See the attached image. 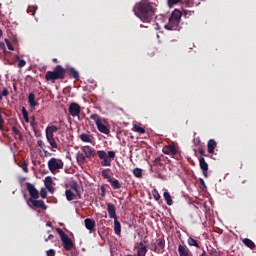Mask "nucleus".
Returning a JSON list of instances; mask_svg holds the SVG:
<instances>
[{
  "label": "nucleus",
  "mask_w": 256,
  "mask_h": 256,
  "mask_svg": "<svg viewBox=\"0 0 256 256\" xmlns=\"http://www.w3.org/2000/svg\"><path fill=\"white\" fill-rule=\"evenodd\" d=\"M59 139H61V138L57 137V140H58V141H59Z\"/></svg>",
  "instance_id": "obj_64"
},
{
  "label": "nucleus",
  "mask_w": 256,
  "mask_h": 256,
  "mask_svg": "<svg viewBox=\"0 0 256 256\" xmlns=\"http://www.w3.org/2000/svg\"><path fill=\"white\" fill-rule=\"evenodd\" d=\"M177 3H189V0H168L169 7H173V5H177Z\"/></svg>",
  "instance_id": "obj_36"
},
{
  "label": "nucleus",
  "mask_w": 256,
  "mask_h": 256,
  "mask_svg": "<svg viewBox=\"0 0 256 256\" xmlns=\"http://www.w3.org/2000/svg\"><path fill=\"white\" fill-rule=\"evenodd\" d=\"M70 237H75V236H73V233H70Z\"/></svg>",
  "instance_id": "obj_63"
},
{
  "label": "nucleus",
  "mask_w": 256,
  "mask_h": 256,
  "mask_svg": "<svg viewBox=\"0 0 256 256\" xmlns=\"http://www.w3.org/2000/svg\"><path fill=\"white\" fill-rule=\"evenodd\" d=\"M200 183L201 185H205V180H203V178H200Z\"/></svg>",
  "instance_id": "obj_55"
},
{
  "label": "nucleus",
  "mask_w": 256,
  "mask_h": 256,
  "mask_svg": "<svg viewBox=\"0 0 256 256\" xmlns=\"http://www.w3.org/2000/svg\"><path fill=\"white\" fill-rule=\"evenodd\" d=\"M65 196H66L67 201H74V199H75V194L73 192H71V190H66Z\"/></svg>",
  "instance_id": "obj_33"
},
{
  "label": "nucleus",
  "mask_w": 256,
  "mask_h": 256,
  "mask_svg": "<svg viewBox=\"0 0 256 256\" xmlns=\"http://www.w3.org/2000/svg\"><path fill=\"white\" fill-rule=\"evenodd\" d=\"M150 250L158 254L165 253V239H157L154 244H151Z\"/></svg>",
  "instance_id": "obj_6"
},
{
  "label": "nucleus",
  "mask_w": 256,
  "mask_h": 256,
  "mask_svg": "<svg viewBox=\"0 0 256 256\" xmlns=\"http://www.w3.org/2000/svg\"><path fill=\"white\" fill-rule=\"evenodd\" d=\"M43 153H44V157H51V155H52L51 152H49L45 149H43Z\"/></svg>",
  "instance_id": "obj_49"
},
{
  "label": "nucleus",
  "mask_w": 256,
  "mask_h": 256,
  "mask_svg": "<svg viewBox=\"0 0 256 256\" xmlns=\"http://www.w3.org/2000/svg\"><path fill=\"white\" fill-rule=\"evenodd\" d=\"M29 201L36 209H43V211H47V205H45V202L43 200L30 198Z\"/></svg>",
  "instance_id": "obj_13"
},
{
  "label": "nucleus",
  "mask_w": 256,
  "mask_h": 256,
  "mask_svg": "<svg viewBox=\"0 0 256 256\" xmlns=\"http://www.w3.org/2000/svg\"><path fill=\"white\" fill-rule=\"evenodd\" d=\"M66 73L76 81L79 79V72L73 67H66Z\"/></svg>",
  "instance_id": "obj_18"
},
{
  "label": "nucleus",
  "mask_w": 256,
  "mask_h": 256,
  "mask_svg": "<svg viewBox=\"0 0 256 256\" xmlns=\"http://www.w3.org/2000/svg\"><path fill=\"white\" fill-rule=\"evenodd\" d=\"M40 197H41L42 199H47V188H42V189L40 190Z\"/></svg>",
  "instance_id": "obj_41"
},
{
  "label": "nucleus",
  "mask_w": 256,
  "mask_h": 256,
  "mask_svg": "<svg viewBox=\"0 0 256 256\" xmlns=\"http://www.w3.org/2000/svg\"><path fill=\"white\" fill-rule=\"evenodd\" d=\"M133 175H134V177L141 179V177H143V170L141 168H135L133 170Z\"/></svg>",
  "instance_id": "obj_35"
},
{
  "label": "nucleus",
  "mask_w": 256,
  "mask_h": 256,
  "mask_svg": "<svg viewBox=\"0 0 256 256\" xmlns=\"http://www.w3.org/2000/svg\"><path fill=\"white\" fill-rule=\"evenodd\" d=\"M187 243L190 247H196L197 249H199L201 246H199V241H197L195 238L193 237H188L187 239Z\"/></svg>",
  "instance_id": "obj_29"
},
{
  "label": "nucleus",
  "mask_w": 256,
  "mask_h": 256,
  "mask_svg": "<svg viewBox=\"0 0 256 256\" xmlns=\"http://www.w3.org/2000/svg\"><path fill=\"white\" fill-rule=\"evenodd\" d=\"M52 226V223L51 222H47L46 223V227H51Z\"/></svg>",
  "instance_id": "obj_57"
},
{
  "label": "nucleus",
  "mask_w": 256,
  "mask_h": 256,
  "mask_svg": "<svg viewBox=\"0 0 256 256\" xmlns=\"http://www.w3.org/2000/svg\"><path fill=\"white\" fill-rule=\"evenodd\" d=\"M18 137L20 141H23V134L21 132H20V135H18Z\"/></svg>",
  "instance_id": "obj_54"
},
{
  "label": "nucleus",
  "mask_w": 256,
  "mask_h": 256,
  "mask_svg": "<svg viewBox=\"0 0 256 256\" xmlns=\"http://www.w3.org/2000/svg\"><path fill=\"white\" fill-rule=\"evenodd\" d=\"M178 254L179 256H192L191 250L185 244L178 245Z\"/></svg>",
  "instance_id": "obj_15"
},
{
  "label": "nucleus",
  "mask_w": 256,
  "mask_h": 256,
  "mask_svg": "<svg viewBox=\"0 0 256 256\" xmlns=\"http://www.w3.org/2000/svg\"><path fill=\"white\" fill-rule=\"evenodd\" d=\"M198 152H199V154L201 155V157H205L206 155H205V150H203L202 148H199L198 149Z\"/></svg>",
  "instance_id": "obj_50"
},
{
  "label": "nucleus",
  "mask_w": 256,
  "mask_h": 256,
  "mask_svg": "<svg viewBox=\"0 0 256 256\" xmlns=\"http://www.w3.org/2000/svg\"><path fill=\"white\" fill-rule=\"evenodd\" d=\"M37 10V8H35L34 10H33V14L32 15H35V11Z\"/></svg>",
  "instance_id": "obj_61"
},
{
  "label": "nucleus",
  "mask_w": 256,
  "mask_h": 256,
  "mask_svg": "<svg viewBox=\"0 0 256 256\" xmlns=\"http://www.w3.org/2000/svg\"><path fill=\"white\" fill-rule=\"evenodd\" d=\"M90 119H92V121H95L96 125H98L99 123H101V121H103L101 116H99L98 114H91Z\"/></svg>",
  "instance_id": "obj_32"
},
{
  "label": "nucleus",
  "mask_w": 256,
  "mask_h": 256,
  "mask_svg": "<svg viewBox=\"0 0 256 256\" xmlns=\"http://www.w3.org/2000/svg\"><path fill=\"white\" fill-rule=\"evenodd\" d=\"M26 187L31 199H39V190L35 188V185L28 182L26 183Z\"/></svg>",
  "instance_id": "obj_10"
},
{
  "label": "nucleus",
  "mask_w": 256,
  "mask_h": 256,
  "mask_svg": "<svg viewBox=\"0 0 256 256\" xmlns=\"http://www.w3.org/2000/svg\"><path fill=\"white\" fill-rule=\"evenodd\" d=\"M22 115L26 123H29V112L25 107H22Z\"/></svg>",
  "instance_id": "obj_38"
},
{
  "label": "nucleus",
  "mask_w": 256,
  "mask_h": 256,
  "mask_svg": "<svg viewBox=\"0 0 256 256\" xmlns=\"http://www.w3.org/2000/svg\"><path fill=\"white\" fill-rule=\"evenodd\" d=\"M114 232L115 235H121V222L118 219H114Z\"/></svg>",
  "instance_id": "obj_30"
},
{
  "label": "nucleus",
  "mask_w": 256,
  "mask_h": 256,
  "mask_svg": "<svg viewBox=\"0 0 256 256\" xmlns=\"http://www.w3.org/2000/svg\"><path fill=\"white\" fill-rule=\"evenodd\" d=\"M56 231L61 237L62 246L65 247V232L61 228H57Z\"/></svg>",
  "instance_id": "obj_34"
},
{
  "label": "nucleus",
  "mask_w": 256,
  "mask_h": 256,
  "mask_svg": "<svg viewBox=\"0 0 256 256\" xmlns=\"http://www.w3.org/2000/svg\"><path fill=\"white\" fill-rule=\"evenodd\" d=\"M134 131L136 133H140V135H144L145 133V128L139 126V125H134Z\"/></svg>",
  "instance_id": "obj_39"
},
{
  "label": "nucleus",
  "mask_w": 256,
  "mask_h": 256,
  "mask_svg": "<svg viewBox=\"0 0 256 256\" xmlns=\"http://www.w3.org/2000/svg\"><path fill=\"white\" fill-rule=\"evenodd\" d=\"M207 149L210 155H213V153H215V149H217V142L215 141V139H210L208 141Z\"/></svg>",
  "instance_id": "obj_17"
},
{
  "label": "nucleus",
  "mask_w": 256,
  "mask_h": 256,
  "mask_svg": "<svg viewBox=\"0 0 256 256\" xmlns=\"http://www.w3.org/2000/svg\"><path fill=\"white\" fill-rule=\"evenodd\" d=\"M107 211L110 219H119V216H117V210L113 203H107Z\"/></svg>",
  "instance_id": "obj_16"
},
{
  "label": "nucleus",
  "mask_w": 256,
  "mask_h": 256,
  "mask_svg": "<svg viewBox=\"0 0 256 256\" xmlns=\"http://www.w3.org/2000/svg\"><path fill=\"white\" fill-rule=\"evenodd\" d=\"M179 20H174L173 18H169L168 24L165 25V29L168 31H177L179 28Z\"/></svg>",
  "instance_id": "obj_12"
},
{
  "label": "nucleus",
  "mask_w": 256,
  "mask_h": 256,
  "mask_svg": "<svg viewBox=\"0 0 256 256\" xmlns=\"http://www.w3.org/2000/svg\"><path fill=\"white\" fill-rule=\"evenodd\" d=\"M194 142H195V145H197L199 143V140H194Z\"/></svg>",
  "instance_id": "obj_60"
},
{
  "label": "nucleus",
  "mask_w": 256,
  "mask_h": 256,
  "mask_svg": "<svg viewBox=\"0 0 256 256\" xmlns=\"http://www.w3.org/2000/svg\"><path fill=\"white\" fill-rule=\"evenodd\" d=\"M61 129V124L55 123V125L48 126L46 128V139L50 143L52 149H57V142H55V133L57 130Z\"/></svg>",
  "instance_id": "obj_4"
},
{
  "label": "nucleus",
  "mask_w": 256,
  "mask_h": 256,
  "mask_svg": "<svg viewBox=\"0 0 256 256\" xmlns=\"http://www.w3.org/2000/svg\"><path fill=\"white\" fill-rule=\"evenodd\" d=\"M134 249L137 251L136 256H146L148 251L147 242L145 240L137 242L134 246Z\"/></svg>",
  "instance_id": "obj_7"
},
{
  "label": "nucleus",
  "mask_w": 256,
  "mask_h": 256,
  "mask_svg": "<svg viewBox=\"0 0 256 256\" xmlns=\"http://www.w3.org/2000/svg\"><path fill=\"white\" fill-rule=\"evenodd\" d=\"M69 135H70V137H68L67 139H71V137H73V136L71 135V131H69Z\"/></svg>",
  "instance_id": "obj_59"
},
{
  "label": "nucleus",
  "mask_w": 256,
  "mask_h": 256,
  "mask_svg": "<svg viewBox=\"0 0 256 256\" xmlns=\"http://www.w3.org/2000/svg\"><path fill=\"white\" fill-rule=\"evenodd\" d=\"M27 65V62L25 60H19L18 67L23 68Z\"/></svg>",
  "instance_id": "obj_44"
},
{
  "label": "nucleus",
  "mask_w": 256,
  "mask_h": 256,
  "mask_svg": "<svg viewBox=\"0 0 256 256\" xmlns=\"http://www.w3.org/2000/svg\"><path fill=\"white\" fill-rule=\"evenodd\" d=\"M162 153H164V155H171V157H175V155H177V147L173 144L166 145L163 147Z\"/></svg>",
  "instance_id": "obj_11"
},
{
  "label": "nucleus",
  "mask_w": 256,
  "mask_h": 256,
  "mask_svg": "<svg viewBox=\"0 0 256 256\" xmlns=\"http://www.w3.org/2000/svg\"><path fill=\"white\" fill-rule=\"evenodd\" d=\"M109 171H110V169H104V170H102V177H103V179H107V181H108V183H109V181H111V175H109Z\"/></svg>",
  "instance_id": "obj_37"
},
{
  "label": "nucleus",
  "mask_w": 256,
  "mask_h": 256,
  "mask_svg": "<svg viewBox=\"0 0 256 256\" xmlns=\"http://www.w3.org/2000/svg\"><path fill=\"white\" fill-rule=\"evenodd\" d=\"M152 195L155 201H159L161 199V194H159V191H157V189L152 190Z\"/></svg>",
  "instance_id": "obj_40"
},
{
  "label": "nucleus",
  "mask_w": 256,
  "mask_h": 256,
  "mask_svg": "<svg viewBox=\"0 0 256 256\" xmlns=\"http://www.w3.org/2000/svg\"><path fill=\"white\" fill-rule=\"evenodd\" d=\"M75 247V242L69 236H65V251H71Z\"/></svg>",
  "instance_id": "obj_23"
},
{
  "label": "nucleus",
  "mask_w": 256,
  "mask_h": 256,
  "mask_svg": "<svg viewBox=\"0 0 256 256\" xmlns=\"http://www.w3.org/2000/svg\"><path fill=\"white\" fill-rule=\"evenodd\" d=\"M81 151L82 152H78L76 154L78 165H85V163H87V159L95 157V149L91 148V146H82Z\"/></svg>",
  "instance_id": "obj_2"
},
{
  "label": "nucleus",
  "mask_w": 256,
  "mask_h": 256,
  "mask_svg": "<svg viewBox=\"0 0 256 256\" xmlns=\"http://www.w3.org/2000/svg\"><path fill=\"white\" fill-rule=\"evenodd\" d=\"M44 185L46 189L49 191V193H53V178L51 176H47L44 180Z\"/></svg>",
  "instance_id": "obj_19"
},
{
  "label": "nucleus",
  "mask_w": 256,
  "mask_h": 256,
  "mask_svg": "<svg viewBox=\"0 0 256 256\" xmlns=\"http://www.w3.org/2000/svg\"><path fill=\"white\" fill-rule=\"evenodd\" d=\"M163 197L166 201V205H168L169 207H171V205H173V198L171 197V194L167 191H165L163 193Z\"/></svg>",
  "instance_id": "obj_27"
},
{
  "label": "nucleus",
  "mask_w": 256,
  "mask_h": 256,
  "mask_svg": "<svg viewBox=\"0 0 256 256\" xmlns=\"http://www.w3.org/2000/svg\"><path fill=\"white\" fill-rule=\"evenodd\" d=\"M101 190L103 191V193H105V188L104 187H102Z\"/></svg>",
  "instance_id": "obj_62"
},
{
  "label": "nucleus",
  "mask_w": 256,
  "mask_h": 256,
  "mask_svg": "<svg viewBox=\"0 0 256 256\" xmlns=\"http://www.w3.org/2000/svg\"><path fill=\"white\" fill-rule=\"evenodd\" d=\"M0 37H3V30L0 29Z\"/></svg>",
  "instance_id": "obj_58"
},
{
  "label": "nucleus",
  "mask_w": 256,
  "mask_h": 256,
  "mask_svg": "<svg viewBox=\"0 0 256 256\" xmlns=\"http://www.w3.org/2000/svg\"><path fill=\"white\" fill-rule=\"evenodd\" d=\"M37 145H38V147H40V149H42V151H43V149H45L44 147H45V144H43V140H38L37 141Z\"/></svg>",
  "instance_id": "obj_47"
},
{
  "label": "nucleus",
  "mask_w": 256,
  "mask_h": 256,
  "mask_svg": "<svg viewBox=\"0 0 256 256\" xmlns=\"http://www.w3.org/2000/svg\"><path fill=\"white\" fill-rule=\"evenodd\" d=\"M65 76V69L61 67V65H58L54 68V71H48L45 74L46 81H52L55 82L57 79H63Z\"/></svg>",
  "instance_id": "obj_5"
},
{
  "label": "nucleus",
  "mask_w": 256,
  "mask_h": 256,
  "mask_svg": "<svg viewBox=\"0 0 256 256\" xmlns=\"http://www.w3.org/2000/svg\"><path fill=\"white\" fill-rule=\"evenodd\" d=\"M12 131L15 133V135H21V131L15 126L12 127Z\"/></svg>",
  "instance_id": "obj_46"
},
{
  "label": "nucleus",
  "mask_w": 256,
  "mask_h": 256,
  "mask_svg": "<svg viewBox=\"0 0 256 256\" xmlns=\"http://www.w3.org/2000/svg\"><path fill=\"white\" fill-rule=\"evenodd\" d=\"M209 254H210V256H219V252L215 248H211L209 250Z\"/></svg>",
  "instance_id": "obj_43"
},
{
  "label": "nucleus",
  "mask_w": 256,
  "mask_h": 256,
  "mask_svg": "<svg viewBox=\"0 0 256 256\" xmlns=\"http://www.w3.org/2000/svg\"><path fill=\"white\" fill-rule=\"evenodd\" d=\"M22 170L24 171V173H29V168H28V164L27 163H23L22 164Z\"/></svg>",
  "instance_id": "obj_45"
},
{
  "label": "nucleus",
  "mask_w": 256,
  "mask_h": 256,
  "mask_svg": "<svg viewBox=\"0 0 256 256\" xmlns=\"http://www.w3.org/2000/svg\"><path fill=\"white\" fill-rule=\"evenodd\" d=\"M3 123H5V121L3 120V116L0 115V131L3 129Z\"/></svg>",
  "instance_id": "obj_51"
},
{
  "label": "nucleus",
  "mask_w": 256,
  "mask_h": 256,
  "mask_svg": "<svg viewBox=\"0 0 256 256\" xmlns=\"http://www.w3.org/2000/svg\"><path fill=\"white\" fill-rule=\"evenodd\" d=\"M97 155L101 160L102 167H111L112 161L117 157L116 152L113 150L108 152H105V150H98Z\"/></svg>",
  "instance_id": "obj_3"
},
{
  "label": "nucleus",
  "mask_w": 256,
  "mask_h": 256,
  "mask_svg": "<svg viewBox=\"0 0 256 256\" xmlns=\"http://www.w3.org/2000/svg\"><path fill=\"white\" fill-rule=\"evenodd\" d=\"M68 111L72 117H78L79 119V115H81V106L78 103L73 102L69 105Z\"/></svg>",
  "instance_id": "obj_9"
},
{
  "label": "nucleus",
  "mask_w": 256,
  "mask_h": 256,
  "mask_svg": "<svg viewBox=\"0 0 256 256\" xmlns=\"http://www.w3.org/2000/svg\"><path fill=\"white\" fill-rule=\"evenodd\" d=\"M84 224L86 229H88V231H93V229H95V221L91 218H86L84 220Z\"/></svg>",
  "instance_id": "obj_24"
},
{
  "label": "nucleus",
  "mask_w": 256,
  "mask_h": 256,
  "mask_svg": "<svg viewBox=\"0 0 256 256\" xmlns=\"http://www.w3.org/2000/svg\"><path fill=\"white\" fill-rule=\"evenodd\" d=\"M47 256H55V251L53 249H50L46 252Z\"/></svg>",
  "instance_id": "obj_48"
},
{
  "label": "nucleus",
  "mask_w": 256,
  "mask_h": 256,
  "mask_svg": "<svg viewBox=\"0 0 256 256\" xmlns=\"http://www.w3.org/2000/svg\"><path fill=\"white\" fill-rule=\"evenodd\" d=\"M112 189H121V182H119V180L115 179V178H112L111 180H109V182Z\"/></svg>",
  "instance_id": "obj_26"
},
{
  "label": "nucleus",
  "mask_w": 256,
  "mask_h": 256,
  "mask_svg": "<svg viewBox=\"0 0 256 256\" xmlns=\"http://www.w3.org/2000/svg\"><path fill=\"white\" fill-rule=\"evenodd\" d=\"M48 168L51 173H55L58 169H63V161L57 160V158H51L48 161Z\"/></svg>",
  "instance_id": "obj_8"
},
{
  "label": "nucleus",
  "mask_w": 256,
  "mask_h": 256,
  "mask_svg": "<svg viewBox=\"0 0 256 256\" xmlns=\"http://www.w3.org/2000/svg\"><path fill=\"white\" fill-rule=\"evenodd\" d=\"M182 13H181V11H179V10H174L173 12H172V14H171V16H170V19H174V20H176V21H179V22H181V17H182Z\"/></svg>",
  "instance_id": "obj_28"
},
{
  "label": "nucleus",
  "mask_w": 256,
  "mask_h": 256,
  "mask_svg": "<svg viewBox=\"0 0 256 256\" xmlns=\"http://www.w3.org/2000/svg\"><path fill=\"white\" fill-rule=\"evenodd\" d=\"M133 13L142 23H151L155 16V8L151 2L140 1L134 5Z\"/></svg>",
  "instance_id": "obj_1"
},
{
  "label": "nucleus",
  "mask_w": 256,
  "mask_h": 256,
  "mask_svg": "<svg viewBox=\"0 0 256 256\" xmlns=\"http://www.w3.org/2000/svg\"><path fill=\"white\" fill-rule=\"evenodd\" d=\"M80 140L83 143H93V136L89 135L87 133H82V134H80Z\"/></svg>",
  "instance_id": "obj_25"
},
{
  "label": "nucleus",
  "mask_w": 256,
  "mask_h": 256,
  "mask_svg": "<svg viewBox=\"0 0 256 256\" xmlns=\"http://www.w3.org/2000/svg\"><path fill=\"white\" fill-rule=\"evenodd\" d=\"M0 49L5 50V43H3V42H1V41H0Z\"/></svg>",
  "instance_id": "obj_53"
},
{
  "label": "nucleus",
  "mask_w": 256,
  "mask_h": 256,
  "mask_svg": "<svg viewBox=\"0 0 256 256\" xmlns=\"http://www.w3.org/2000/svg\"><path fill=\"white\" fill-rule=\"evenodd\" d=\"M69 186L71 187V189H73V191H75L78 199H81V187H79V184H77V182L75 181H71L69 183Z\"/></svg>",
  "instance_id": "obj_20"
},
{
  "label": "nucleus",
  "mask_w": 256,
  "mask_h": 256,
  "mask_svg": "<svg viewBox=\"0 0 256 256\" xmlns=\"http://www.w3.org/2000/svg\"><path fill=\"white\" fill-rule=\"evenodd\" d=\"M242 242L244 243V245L246 247H248L249 249H255V242H253V240L249 239V238H244L242 240Z\"/></svg>",
  "instance_id": "obj_31"
},
{
  "label": "nucleus",
  "mask_w": 256,
  "mask_h": 256,
  "mask_svg": "<svg viewBox=\"0 0 256 256\" xmlns=\"http://www.w3.org/2000/svg\"><path fill=\"white\" fill-rule=\"evenodd\" d=\"M28 103H29L31 109H35V107H37V105H39V102H37V100H35V94L33 92H31L28 95Z\"/></svg>",
  "instance_id": "obj_21"
},
{
  "label": "nucleus",
  "mask_w": 256,
  "mask_h": 256,
  "mask_svg": "<svg viewBox=\"0 0 256 256\" xmlns=\"http://www.w3.org/2000/svg\"><path fill=\"white\" fill-rule=\"evenodd\" d=\"M5 43H6L8 49H9L10 51H13V50H14L13 44L11 43V40H10V39H7V38H6V39H5Z\"/></svg>",
  "instance_id": "obj_42"
},
{
  "label": "nucleus",
  "mask_w": 256,
  "mask_h": 256,
  "mask_svg": "<svg viewBox=\"0 0 256 256\" xmlns=\"http://www.w3.org/2000/svg\"><path fill=\"white\" fill-rule=\"evenodd\" d=\"M53 237V235H49L46 239H45V241L47 242V241H49V239H51Z\"/></svg>",
  "instance_id": "obj_56"
},
{
  "label": "nucleus",
  "mask_w": 256,
  "mask_h": 256,
  "mask_svg": "<svg viewBox=\"0 0 256 256\" xmlns=\"http://www.w3.org/2000/svg\"><path fill=\"white\" fill-rule=\"evenodd\" d=\"M96 126L98 131H100V133H104V135H109V133H111V130H109L107 126L103 124V120L99 122Z\"/></svg>",
  "instance_id": "obj_22"
},
{
  "label": "nucleus",
  "mask_w": 256,
  "mask_h": 256,
  "mask_svg": "<svg viewBox=\"0 0 256 256\" xmlns=\"http://www.w3.org/2000/svg\"><path fill=\"white\" fill-rule=\"evenodd\" d=\"M199 165L204 177H208L209 164H207L204 157L199 158Z\"/></svg>",
  "instance_id": "obj_14"
},
{
  "label": "nucleus",
  "mask_w": 256,
  "mask_h": 256,
  "mask_svg": "<svg viewBox=\"0 0 256 256\" xmlns=\"http://www.w3.org/2000/svg\"><path fill=\"white\" fill-rule=\"evenodd\" d=\"M154 163H156V164H159V163H161V158H160V157H158V158H155V160H154Z\"/></svg>",
  "instance_id": "obj_52"
}]
</instances>
